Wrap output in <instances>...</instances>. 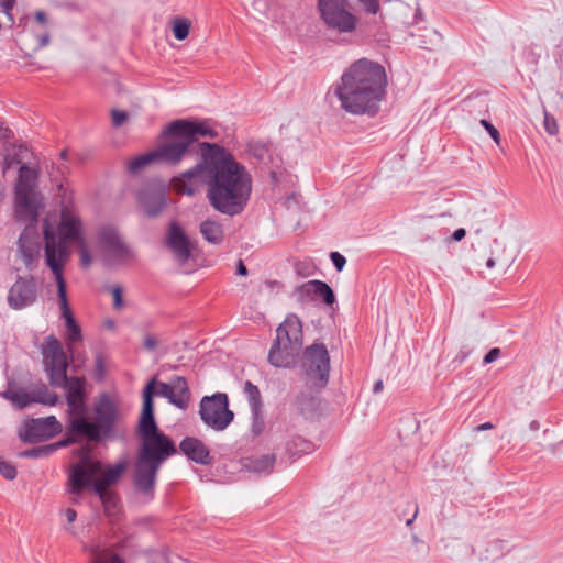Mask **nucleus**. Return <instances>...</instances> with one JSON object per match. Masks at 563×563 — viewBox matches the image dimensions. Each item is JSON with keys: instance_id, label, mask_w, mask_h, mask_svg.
Masks as SVG:
<instances>
[{"instance_id": "obj_35", "label": "nucleus", "mask_w": 563, "mask_h": 563, "mask_svg": "<svg viewBox=\"0 0 563 563\" xmlns=\"http://www.w3.org/2000/svg\"><path fill=\"white\" fill-rule=\"evenodd\" d=\"M90 562L91 563H123L117 554H111L107 549L101 548L99 544L89 547Z\"/></svg>"}, {"instance_id": "obj_7", "label": "nucleus", "mask_w": 563, "mask_h": 563, "mask_svg": "<svg viewBox=\"0 0 563 563\" xmlns=\"http://www.w3.org/2000/svg\"><path fill=\"white\" fill-rule=\"evenodd\" d=\"M302 350V324L290 313L276 329V339L268 353V362L275 367H292Z\"/></svg>"}, {"instance_id": "obj_40", "label": "nucleus", "mask_w": 563, "mask_h": 563, "mask_svg": "<svg viewBox=\"0 0 563 563\" xmlns=\"http://www.w3.org/2000/svg\"><path fill=\"white\" fill-rule=\"evenodd\" d=\"M249 154L258 162H265L269 156L268 146L263 142L250 143L247 146Z\"/></svg>"}, {"instance_id": "obj_49", "label": "nucleus", "mask_w": 563, "mask_h": 563, "mask_svg": "<svg viewBox=\"0 0 563 563\" xmlns=\"http://www.w3.org/2000/svg\"><path fill=\"white\" fill-rule=\"evenodd\" d=\"M330 258L338 272H341L346 264V258L336 251L330 253Z\"/></svg>"}, {"instance_id": "obj_16", "label": "nucleus", "mask_w": 563, "mask_h": 563, "mask_svg": "<svg viewBox=\"0 0 563 563\" xmlns=\"http://www.w3.org/2000/svg\"><path fill=\"white\" fill-rule=\"evenodd\" d=\"M302 367L307 378L319 387L329 382L330 356L324 344L314 343L305 351Z\"/></svg>"}, {"instance_id": "obj_61", "label": "nucleus", "mask_w": 563, "mask_h": 563, "mask_svg": "<svg viewBox=\"0 0 563 563\" xmlns=\"http://www.w3.org/2000/svg\"><path fill=\"white\" fill-rule=\"evenodd\" d=\"M467 357V354L464 352H460L456 357L453 360L454 363H457L459 365L464 362V360Z\"/></svg>"}, {"instance_id": "obj_43", "label": "nucleus", "mask_w": 563, "mask_h": 563, "mask_svg": "<svg viewBox=\"0 0 563 563\" xmlns=\"http://www.w3.org/2000/svg\"><path fill=\"white\" fill-rule=\"evenodd\" d=\"M154 395L165 397L170 402L172 380L169 383H163V382L155 380Z\"/></svg>"}, {"instance_id": "obj_5", "label": "nucleus", "mask_w": 563, "mask_h": 563, "mask_svg": "<svg viewBox=\"0 0 563 563\" xmlns=\"http://www.w3.org/2000/svg\"><path fill=\"white\" fill-rule=\"evenodd\" d=\"M219 133L208 120L176 119L161 132V139H168L179 163L187 156L198 155L199 137L217 139Z\"/></svg>"}, {"instance_id": "obj_31", "label": "nucleus", "mask_w": 563, "mask_h": 563, "mask_svg": "<svg viewBox=\"0 0 563 563\" xmlns=\"http://www.w3.org/2000/svg\"><path fill=\"white\" fill-rule=\"evenodd\" d=\"M76 442L75 437L67 434V437L56 443L46 444L37 448H32L18 453L19 457L41 459L51 455L60 448H66Z\"/></svg>"}, {"instance_id": "obj_39", "label": "nucleus", "mask_w": 563, "mask_h": 563, "mask_svg": "<svg viewBox=\"0 0 563 563\" xmlns=\"http://www.w3.org/2000/svg\"><path fill=\"white\" fill-rule=\"evenodd\" d=\"M172 31L176 40L184 41L189 35L190 22L184 18H176L173 22Z\"/></svg>"}, {"instance_id": "obj_14", "label": "nucleus", "mask_w": 563, "mask_h": 563, "mask_svg": "<svg viewBox=\"0 0 563 563\" xmlns=\"http://www.w3.org/2000/svg\"><path fill=\"white\" fill-rule=\"evenodd\" d=\"M136 202L142 212L151 219L157 218L168 200V188L158 180L144 183L135 194Z\"/></svg>"}, {"instance_id": "obj_11", "label": "nucleus", "mask_w": 563, "mask_h": 563, "mask_svg": "<svg viewBox=\"0 0 563 563\" xmlns=\"http://www.w3.org/2000/svg\"><path fill=\"white\" fill-rule=\"evenodd\" d=\"M201 421L214 431H224L234 419V412L229 408V397L224 393L203 396L199 404Z\"/></svg>"}, {"instance_id": "obj_24", "label": "nucleus", "mask_w": 563, "mask_h": 563, "mask_svg": "<svg viewBox=\"0 0 563 563\" xmlns=\"http://www.w3.org/2000/svg\"><path fill=\"white\" fill-rule=\"evenodd\" d=\"M67 284H57V296L59 301V307L62 310V316L65 319L66 324V343L67 350L73 355L74 354V344L80 342L82 340V333L79 324L76 322L73 312L70 310L67 291Z\"/></svg>"}, {"instance_id": "obj_58", "label": "nucleus", "mask_w": 563, "mask_h": 563, "mask_svg": "<svg viewBox=\"0 0 563 563\" xmlns=\"http://www.w3.org/2000/svg\"><path fill=\"white\" fill-rule=\"evenodd\" d=\"M64 515L66 517V520L69 522V523H73L76 518H77V512L76 510H74L73 508H67L65 511H64Z\"/></svg>"}, {"instance_id": "obj_56", "label": "nucleus", "mask_w": 563, "mask_h": 563, "mask_svg": "<svg viewBox=\"0 0 563 563\" xmlns=\"http://www.w3.org/2000/svg\"><path fill=\"white\" fill-rule=\"evenodd\" d=\"M49 40H51V35L48 33L38 35L37 36V45H36L35 49L37 51V49H41L44 46H46L49 43Z\"/></svg>"}, {"instance_id": "obj_30", "label": "nucleus", "mask_w": 563, "mask_h": 563, "mask_svg": "<svg viewBox=\"0 0 563 563\" xmlns=\"http://www.w3.org/2000/svg\"><path fill=\"white\" fill-rule=\"evenodd\" d=\"M190 401V390L188 383L183 376H174L172 378L170 404L179 409H186Z\"/></svg>"}, {"instance_id": "obj_53", "label": "nucleus", "mask_w": 563, "mask_h": 563, "mask_svg": "<svg viewBox=\"0 0 563 563\" xmlns=\"http://www.w3.org/2000/svg\"><path fill=\"white\" fill-rule=\"evenodd\" d=\"M111 294L113 295V298H114V302H113L114 308H117V309L121 308L123 305L121 288L120 287L112 288Z\"/></svg>"}, {"instance_id": "obj_23", "label": "nucleus", "mask_w": 563, "mask_h": 563, "mask_svg": "<svg viewBox=\"0 0 563 563\" xmlns=\"http://www.w3.org/2000/svg\"><path fill=\"white\" fill-rule=\"evenodd\" d=\"M154 385L155 379H152L143 389L142 411L137 423V435L140 439L161 433L154 418Z\"/></svg>"}, {"instance_id": "obj_38", "label": "nucleus", "mask_w": 563, "mask_h": 563, "mask_svg": "<svg viewBox=\"0 0 563 563\" xmlns=\"http://www.w3.org/2000/svg\"><path fill=\"white\" fill-rule=\"evenodd\" d=\"M244 393L247 397L251 410H257V408H262L261 393L256 385L252 384L250 380H246L244 384Z\"/></svg>"}, {"instance_id": "obj_32", "label": "nucleus", "mask_w": 563, "mask_h": 563, "mask_svg": "<svg viewBox=\"0 0 563 563\" xmlns=\"http://www.w3.org/2000/svg\"><path fill=\"white\" fill-rule=\"evenodd\" d=\"M199 231L202 238L213 245H219L223 242V228L219 222L214 220L207 219L202 221L199 225Z\"/></svg>"}, {"instance_id": "obj_17", "label": "nucleus", "mask_w": 563, "mask_h": 563, "mask_svg": "<svg viewBox=\"0 0 563 563\" xmlns=\"http://www.w3.org/2000/svg\"><path fill=\"white\" fill-rule=\"evenodd\" d=\"M165 244L173 253L176 262L180 267H184L190 260L194 258L197 251V242L192 241L184 228L177 221H172L168 224Z\"/></svg>"}, {"instance_id": "obj_46", "label": "nucleus", "mask_w": 563, "mask_h": 563, "mask_svg": "<svg viewBox=\"0 0 563 563\" xmlns=\"http://www.w3.org/2000/svg\"><path fill=\"white\" fill-rule=\"evenodd\" d=\"M111 118L113 126L119 128L128 120V112L124 110L113 109L111 111Z\"/></svg>"}, {"instance_id": "obj_10", "label": "nucleus", "mask_w": 563, "mask_h": 563, "mask_svg": "<svg viewBox=\"0 0 563 563\" xmlns=\"http://www.w3.org/2000/svg\"><path fill=\"white\" fill-rule=\"evenodd\" d=\"M342 82L361 87L387 90L388 78L385 67L375 60L362 57L353 62L342 74Z\"/></svg>"}, {"instance_id": "obj_2", "label": "nucleus", "mask_w": 563, "mask_h": 563, "mask_svg": "<svg viewBox=\"0 0 563 563\" xmlns=\"http://www.w3.org/2000/svg\"><path fill=\"white\" fill-rule=\"evenodd\" d=\"M43 240L45 242V263L54 275V282H66L64 266L69 257V243H76L78 246L81 268L86 269L92 264L93 257L82 235L81 221L66 207L60 211V220L56 229L48 218L44 219Z\"/></svg>"}, {"instance_id": "obj_18", "label": "nucleus", "mask_w": 563, "mask_h": 563, "mask_svg": "<svg viewBox=\"0 0 563 563\" xmlns=\"http://www.w3.org/2000/svg\"><path fill=\"white\" fill-rule=\"evenodd\" d=\"M63 427L55 416L31 418L19 430V438L24 443H38L60 433Z\"/></svg>"}, {"instance_id": "obj_28", "label": "nucleus", "mask_w": 563, "mask_h": 563, "mask_svg": "<svg viewBox=\"0 0 563 563\" xmlns=\"http://www.w3.org/2000/svg\"><path fill=\"white\" fill-rule=\"evenodd\" d=\"M36 284H12L8 303L13 309H22L32 305L36 299Z\"/></svg>"}, {"instance_id": "obj_52", "label": "nucleus", "mask_w": 563, "mask_h": 563, "mask_svg": "<svg viewBox=\"0 0 563 563\" xmlns=\"http://www.w3.org/2000/svg\"><path fill=\"white\" fill-rule=\"evenodd\" d=\"M500 355V349L494 347L484 356V364H489L495 362Z\"/></svg>"}, {"instance_id": "obj_9", "label": "nucleus", "mask_w": 563, "mask_h": 563, "mask_svg": "<svg viewBox=\"0 0 563 563\" xmlns=\"http://www.w3.org/2000/svg\"><path fill=\"white\" fill-rule=\"evenodd\" d=\"M317 8L325 27L339 34L356 30L358 19L349 0H318Z\"/></svg>"}, {"instance_id": "obj_62", "label": "nucleus", "mask_w": 563, "mask_h": 563, "mask_svg": "<svg viewBox=\"0 0 563 563\" xmlns=\"http://www.w3.org/2000/svg\"><path fill=\"white\" fill-rule=\"evenodd\" d=\"M383 390V382L382 380H377L373 387V391L375 394L379 393Z\"/></svg>"}, {"instance_id": "obj_6", "label": "nucleus", "mask_w": 563, "mask_h": 563, "mask_svg": "<svg viewBox=\"0 0 563 563\" xmlns=\"http://www.w3.org/2000/svg\"><path fill=\"white\" fill-rule=\"evenodd\" d=\"M93 411L96 420L89 421L87 413L73 417L66 426V433L75 437L87 438L98 442L101 438L109 437L119 418V409L115 401L107 394H103L96 401Z\"/></svg>"}, {"instance_id": "obj_64", "label": "nucleus", "mask_w": 563, "mask_h": 563, "mask_svg": "<svg viewBox=\"0 0 563 563\" xmlns=\"http://www.w3.org/2000/svg\"><path fill=\"white\" fill-rule=\"evenodd\" d=\"M60 158H62V159H65V161L68 158V152H67V150H63V151L60 152Z\"/></svg>"}, {"instance_id": "obj_22", "label": "nucleus", "mask_w": 563, "mask_h": 563, "mask_svg": "<svg viewBox=\"0 0 563 563\" xmlns=\"http://www.w3.org/2000/svg\"><path fill=\"white\" fill-rule=\"evenodd\" d=\"M41 249L42 238L37 231V225H25L18 240V252L27 267L37 262Z\"/></svg>"}, {"instance_id": "obj_8", "label": "nucleus", "mask_w": 563, "mask_h": 563, "mask_svg": "<svg viewBox=\"0 0 563 563\" xmlns=\"http://www.w3.org/2000/svg\"><path fill=\"white\" fill-rule=\"evenodd\" d=\"M386 93L387 90L384 89L361 87L342 81L335 89V95L344 111L354 115H367L368 118L378 114Z\"/></svg>"}, {"instance_id": "obj_12", "label": "nucleus", "mask_w": 563, "mask_h": 563, "mask_svg": "<svg viewBox=\"0 0 563 563\" xmlns=\"http://www.w3.org/2000/svg\"><path fill=\"white\" fill-rule=\"evenodd\" d=\"M98 243L104 267L124 265L134 258L132 250L121 241L118 231L112 227H102L99 230Z\"/></svg>"}, {"instance_id": "obj_1", "label": "nucleus", "mask_w": 563, "mask_h": 563, "mask_svg": "<svg viewBox=\"0 0 563 563\" xmlns=\"http://www.w3.org/2000/svg\"><path fill=\"white\" fill-rule=\"evenodd\" d=\"M252 175L234 155L221 145L210 178L207 198L218 212L235 217L241 214L251 198Z\"/></svg>"}, {"instance_id": "obj_25", "label": "nucleus", "mask_w": 563, "mask_h": 563, "mask_svg": "<svg viewBox=\"0 0 563 563\" xmlns=\"http://www.w3.org/2000/svg\"><path fill=\"white\" fill-rule=\"evenodd\" d=\"M15 216L19 221L37 225L40 210L43 209L41 194H14Z\"/></svg>"}, {"instance_id": "obj_21", "label": "nucleus", "mask_w": 563, "mask_h": 563, "mask_svg": "<svg viewBox=\"0 0 563 563\" xmlns=\"http://www.w3.org/2000/svg\"><path fill=\"white\" fill-rule=\"evenodd\" d=\"M198 147L199 162L188 170L181 173L180 177L185 180L203 177L207 183L212 173L221 145L218 143L203 142L199 143Z\"/></svg>"}, {"instance_id": "obj_29", "label": "nucleus", "mask_w": 563, "mask_h": 563, "mask_svg": "<svg viewBox=\"0 0 563 563\" xmlns=\"http://www.w3.org/2000/svg\"><path fill=\"white\" fill-rule=\"evenodd\" d=\"M38 170L27 164H21L14 187V194H38Z\"/></svg>"}, {"instance_id": "obj_44", "label": "nucleus", "mask_w": 563, "mask_h": 563, "mask_svg": "<svg viewBox=\"0 0 563 563\" xmlns=\"http://www.w3.org/2000/svg\"><path fill=\"white\" fill-rule=\"evenodd\" d=\"M0 474L4 478L12 481L16 477L18 472L13 464H11L7 461L0 460Z\"/></svg>"}, {"instance_id": "obj_15", "label": "nucleus", "mask_w": 563, "mask_h": 563, "mask_svg": "<svg viewBox=\"0 0 563 563\" xmlns=\"http://www.w3.org/2000/svg\"><path fill=\"white\" fill-rule=\"evenodd\" d=\"M41 352L45 371L49 376V383H62L65 379L68 361L60 341L54 335H48L41 346Z\"/></svg>"}, {"instance_id": "obj_37", "label": "nucleus", "mask_w": 563, "mask_h": 563, "mask_svg": "<svg viewBox=\"0 0 563 563\" xmlns=\"http://www.w3.org/2000/svg\"><path fill=\"white\" fill-rule=\"evenodd\" d=\"M102 505H103V508H104V512L108 515V516H112L114 515L117 511H118V503H119V498H118V495L112 492V490H102V494L101 495H98Z\"/></svg>"}, {"instance_id": "obj_47", "label": "nucleus", "mask_w": 563, "mask_h": 563, "mask_svg": "<svg viewBox=\"0 0 563 563\" xmlns=\"http://www.w3.org/2000/svg\"><path fill=\"white\" fill-rule=\"evenodd\" d=\"M544 129L550 135H555L559 131L556 120L548 112L544 113Z\"/></svg>"}, {"instance_id": "obj_19", "label": "nucleus", "mask_w": 563, "mask_h": 563, "mask_svg": "<svg viewBox=\"0 0 563 563\" xmlns=\"http://www.w3.org/2000/svg\"><path fill=\"white\" fill-rule=\"evenodd\" d=\"M162 162L169 166H177L179 161L168 139H161L157 147L151 152L133 157L128 163V170L130 174H137L144 167Z\"/></svg>"}, {"instance_id": "obj_26", "label": "nucleus", "mask_w": 563, "mask_h": 563, "mask_svg": "<svg viewBox=\"0 0 563 563\" xmlns=\"http://www.w3.org/2000/svg\"><path fill=\"white\" fill-rule=\"evenodd\" d=\"M292 297L300 303L320 298L325 305L335 302V295L329 284H301L292 292Z\"/></svg>"}, {"instance_id": "obj_42", "label": "nucleus", "mask_w": 563, "mask_h": 563, "mask_svg": "<svg viewBox=\"0 0 563 563\" xmlns=\"http://www.w3.org/2000/svg\"><path fill=\"white\" fill-rule=\"evenodd\" d=\"M23 151H27V147L26 146H19V151L18 153H14V154H8L4 158V168L5 169H9L11 167H13L14 165H20L23 164L22 163V158L20 157L21 154L23 153Z\"/></svg>"}, {"instance_id": "obj_57", "label": "nucleus", "mask_w": 563, "mask_h": 563, "mask_svg": "<svg viewBox=\"0 0 563 563\" xmlns=\"http://www.w3.org/2000/svg\"><path fill=\"white\" fill-rule=\"evenodd\" d=\"M34 19L42 26H45L47 24V21H48L47 14L44 11H42V10H38V11H36L34 13Z\"/></svg>"}, {"instance_id": "obj_27", "label": "nucleus", "mask_w": 563, "mask_h": 563, "mask_svg": "<svg viewBox=\"0 0 563 563\" xmlns=\"http://www.w3.org/2000/svg\"><path fill=\"white\" fill-rule=\"evenodd\" d=\"M179 449L189 460L198 464L209 465L212 463L213 459L210 455L209 449L197 438H185L180 442Z\"/></svg>"}, {"instance_id": "obj_51", "label": "nucleus", "mask_w": 563, "mask_h": 563, "mask_svg": "<svg viewBox=\"0 0 563 563\" xmlns=\"http://www.w3.org/2000/svg\"><path fill=\"white\" fill-rule=\"evenodd\" d=\"M158 341L155 335L146 334L143 341V346L147 351H154L157 347Z\"/></svg>"}, {"instance_id": "obj_41", "label": "nucleus", "mask_w": 563, "mask_h": 563, "mask_svg": "<svg viewBox=\"0 0 563 563\" xmlns=\"http://www.w3.org/2000/svg\"><path fill=\"white\" fill-rule=\"evenodd\" d=\"M252 412V432L255 435H260L265 430V420L264 415L262 412V408H257V410H251Z\"/></svg>"}, {"instance_id": "obj_3", "label": "nucleus", "mask_w": 563, "mask_h": 563, "mask_svg": "<svg viewBox=\"0 0 563 563\" xmlns=\"http://www.w3.org/2000/svg\"><path fill=\"white\" fill-rule=\"evenodd\" d=\"M140 441L133 484L136 493L152 499L158 470L168 457L176 454L177 450L174 442L163 432L141 438Z\"/></svg>"}, {"instance_id": "obj_45", "label": "nucleus", "mask_w": 563, "mask_h": 563, "mask_svg": "<svg viewBox=\"0 0 563 563\" xmlns=\"http://www.w3.org/2000/svg\"><path fill=\"white\" fill-rule=\"evenodd\" d=\"M481 125L487 131L489 136L494 140L496 144L500 143V133L499 131L486 119L481 120Z\"/></svg>"}, {"instance_id": "obj_13", "label": "nucleus", "mask_w": 563, "mask_h": 563, "mask_svg": "<svg viewBox=\"0 0 563 563\" xmlns=\"http://www.w3.org/2000/svg\"><path fill=\"white\" fill-rule=\"evenodd\" d=\"M1 396L11 401L19 409H23L33 402L55 406L58 400L57 395L51 393L44 384L34 385L27 390L24 387L18 386L15 382H9L7 389Z\"/></svg>"}, {"instance_id": "obj_63", "label": "nucleus", "mask_w": 563, "mask_h": 563, "mask_svg": "<svg viewBox=\"0 0 563 563\" xmlns=\"http://www.w3.org/2000/svg\"><path fill=\"white\" fill-rule=\"evenodd\" d=\"M417 514H418V506L415 507V512H413L412 517L406 520V526H410L413 522V520L417 517Z\"/></svg>"}, {"instance_id": "obj_34", "label": "nucleus", "mask_w": 563, "mask_h": 563, "mask_svg": "<svg viewBox=\"0 0 563 563\" xmlns=\"http://www.w3.org/2000/svg\"><path fill=\"white\" fill-rule=\"evenodd\" d=\"M297 277L299 278H310L309 282H321L318 277L319 275L323 276L311 258H305L302 261H297L294 265Z\"/></svg>"}, {"instance_id": "obj_20", "label": "nucleus", "mask_w": 563, "mask_h": 563, "mask_svg": "<svg viewBox=\"0 0 563 563\" xmlns=\"http://www.w3.org/2000/svg\"><path fill=\"white\" fill-rule=\"evenodd\" d=\"M85 384L86 379L84 377H67V374H65V379L62 383L52 384L66 390V402L68 406L67 423L73 417L87 413Z\"/></svg>"}, {"instance_id": "obj_50", "label": "nucleus", "mask_w": 563, "mask_h": 563, "mask_svg": "<svg viewBox=\"0 0 563 563\" xmlns=\"http://www.w3.org/2000/svg\"><path fill=\"white\" fill-rule=\"evenodd\" d=\"M366 9L368 13L376 14L379 10L378 0H358Z\"/></svg>"}, {"instance_id": "obj_54", "label": "nucleus", "mask_w": 563, "mask_h": 563, "mask_svg": "<svg viewBox=\"0 0 563 563\" xmlns=\"http://www.w3.org/2000/svg\"><path fill=\"white\" fill-rule=\"evenodd\" d=\"M16 0H0L2 12L10 15V11L14 8Z\"/></svg>"}, {"instance_id": "obj_59", "label": "nucleus", "mask_w": 563, "mask_h": 563, "mask_svg": "<svg viewBox=\"0 0 563 563\" xmlns=\"http://www.w3.org/2000/svg\"><path fill=\"white\" fill-rule=\"evenodd\" d=\"M466 235V231L465 229L463 228H459L456 229L453 234H452V239L454 241H461L462 239H464V236Z\"/></svg>"}, {"instance_id": "obj_33", "label": "nucleus", "mask_w": 563, "mask_h": 563, "mask_svg": "<svg viewBox=\"0 0 563 563\" xmlns=\"http://www.w3.org/2000/svg\"><path fill=\"white\" fill-rule=\"evenodd\" d=\"M287 453L289 456L295 460L302 454H309L314 451V445L312 442L301 438L294 437L291 440L287 442L286 445Z\"/></svg>"}, {"instance_id": "obj_4", "label": "nucleus", "mask_w": 563, "mask_h": 563, "mask_svg": "<svg viewBox=\"0 0 563 563\" xmlns=\"http://www.w3.org/2000/svg\"><path fill=\"white\" fill-rule=\"evenodd\" d=\"M128 468L126 461H120L102 472V463L92 459L89 451L80 450L78 463L70 466L68 474V492L80 496L84 490L91 489L101 495L114 486Z\"/></svg>"}, {"instance_id": "obj_48", "label": "nucleus", "mask_w": 563, "mask_h": 563, "mask_svg": "<svg viewBox=\"0 0 563 563\" xmlns=\"http://www.w3.org/2000/svg\"><path fill=\"white\" fill-rule=\"evenodd\" d=\"M486 267L487 268L498 267V271H500L503 273H506L510 268V264H507L506 262L500 261V260L495 258V257H489L486 261Z\"/></svg>"}, {"instance_id": "obj_60", "label": "nucleus", "mask_w": 563, "mask_h": 563, "mask_svg": "<svg viewBox=\"0 0 563 563\" xmlns=\"http://www.w3.org/2000/svg\"><path fill=\"white\" fill-rule=\"evenodd\" d=\"M494 426L490 422H485L475 428L476 431H486L493 429Z\"/></svg>"}, {"instance_id": "obj_55", "label": "nucleus", "mask_w": 563, "mask_h": 563, "mask_svg": "<svg viewBox=\"0 0 563 563\" xmlns=\"http://www.w3.org/2000/svg\"><path fill=\"white\" fill-rule=\"evenodd\" d=\"M247 268L242 260H239L235 265V274L240 277H246L247 276Z\"/></svg>"}, {"instance_id": "obj_36", "label": "nucleus", "mask_w": 563, "mask_h": 563, "mask_svg": "<svg viewBox=\"0 0 563 563\" xmlns=\"http://www.w3.org/2000/svg\"><path fill=\"white\" fill-rule=\"evenodd\" d=\"M274 454H264L249 460L247 467L256 473H271L275 463Z\"/></svg>"}]
</instances>
